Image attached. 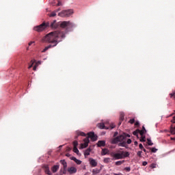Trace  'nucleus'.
I'll use <instances>...</instances> for the list:
<instances>
[{
  "instance_id": "1",
  "label": "nucleus",
  "mask_w": 175,
  "mask_h": 175,
  "mask_svg": "<svg viewBox=\"0 0 175 175\" xmlns=\"http://www.w3.org/2000/svg\"><path fill=\"white\" fill-rule=\"evenodd\" d=\"M62 39H65V33L61 31H52L42 38V42L45 43H51L42 50V53H46L49 49L55 47L58 43L62 42Z\"/></svg>"
},
{
  "instance_id": "2",
  "label": "nucleus",
  "mask_w": 175,
  "mask_h": 175,
  "mask_svg": "<svg viewBox=\"0 0 175 175\" xmlns=\"http://www.w3.org/2000/svg\"><path fill=\"white\" fill-rule=\"evenodd\" d=\"M61 21L57 22V21H53V22L50 23H43L41 25L36 26L34 27V31L37 32H42V31H44L47 27H50V28H53V29H57V28L60 27Z\"/></svg>"
},
{
  "instance_id": "3",
  "label": "nucleus",
  "mask_w": 175,
  "mask_h": 175,
  "mask_svg": "<svg viewBox=\"0 0 175 175\" xmlns=\"http://www.w3.org/2000/svg\"><path fill=\"white\" fill-rule=\"evenodd\" d=\"M75 27H76V25L71 21H60V28L66 29L67 32L73 31V28H75Z\"/></svg>"
},
{
  "instance_id": "4",
  "label": "nucleus",
  "mask_w": 175,
  "mask_h": 175,
  "mask_svg": "<svg viewBox=\"0 0 175 175\" xmlns=\"http://www.w3.org/2000/svg\"><path fill=\"white\" fill-rule=\"evenodd\" d=\"M111 156L113 157V159H124L129 157V153L128 152L121 151L119 153H111Z\"/></svg>"
},
{
  "instance_id": "5",
  "label": "nucleus",
  "mask_w": 175,
  "mask_h": 175,
  "mask_svg": "<svg viewBox=\"0 0 175 175\" xmlns=\"http://www.w3.org/2000/svg\"><path fill=\"white\" fill-rule=\"evenodd\" d=\"M73 14V10H62L61 12L58 14L59 17H69Z\"/></svg>"
},
{
  "instance_id": "6",
  "label": "nucleus",
  "mask_w": 175,
  "mask_h": 175,
  "mask_svg": "<svg viewBox=\"0 0 175 175\" xmlns=\"http://www.w3.org/2000/svg\"><path fill=\"white\" fill-rule=\"evenodd\" d=\"M98 127L100 128V129H114L116 128V125L114 124H111L109 127H107L105 125V123H99L98 124Z\"/></svg>"
},
{
  "instance_id": "7",
  "label": "nucleus",
  "mask_w": 175,
  "mask_h": 175,
  "mask_svg": "<svg viewBox=\"0 0 175 175\" xmlns=\"http://www.w3.org/2000/svg\"><path fill=\"white\" fill-rule=\"evenodd\" d=\"M88 137H90L92 142H96V140H98V136H96L94 132H90L88 133Z\"/></svg>"
},
{
  "instance_id": "8",
  "label": "nucleus",
  "mask_w": 175,
  "mask_h": 175,
  "mask_svg": "<svg viewBox=\"0 0 175 175\" xmlns=\"http://www.w3.org/2000/svg\"><path fill=\"white\" fill-rule=\"evenodd\" d=\"M67 172L69 173V174H75V173H77V168L70 167L68 168Z\"/></svg>"
},
{
  "instance_id": "9",
  "label": "nucleus",
  "mask_w": 175,
  "mask_h": 175,
  "mask_svg": "<svg viewBox=\"0 0 175 175\" xmlns=\"http://www.w3.org/2000/svg\"><path fill=\"white\" fill-rule=\"evenodd\" d=\"M84 143L81 144V148H86V147H88V143H90V139L88 137H86L83 139Z\"/></svg>"
},
{
  "instance_id": "10",
  "label": "nucleus",
  "mask_w": 175,
  "mask_h": 175,
  "mask_svg": "<svg viewBox=\"0 0 175 175\" xmlns=\"http://www.w3.org/2000/svg\"><path fill=\"white\" fill-rule=\"evenodd\" d=\"M43 169H44L46 174L53 175V173H51V172L50 171V168L49 167V165H44Z\"/></svg>"
},
{
  "instance_id": "11",
  "label": "nucleus",
  "mask_w": 175,
  "mask_h": 175,
  "mask_svg": "<svg viewBox=\"0 0 175 175\" xmlns=\"http://www.w3.org/2000/svg\"><path fill=\"white\" fill-rule=\"evenodd\" d=\"M70 159H71V161H74V162L77 164V165H81V161L77 159L76 157H71L70 158Z\"/></svg>"
},
{
  "instance_id": "12",
  "label": "nucleus",
  "mask_w": 175,
  "mask_h": 175,
  "mask_svg": "<svg viewBox=\"0 0 175 175\" xmlns=\"http://www.w3.org/2000/svg\"><path fill=\"white\" fill-rule=\"evenodd\" d=\"M98 147H105L106 146V142L100 140L97 143Z\"/></svg>"
},
{
  "instance_id": "13",
  "label": "nucleus",
  "mask_w": 175,
  "mask_h": 175,
  "mask_svg": "<svg viewBox=\"0 0 175 175\" xmlns=\"http://www.w3.org/2000/svg\"><path fill=\"white\" fill-rule=\"evenodd\" d=\"M60 163L63 165L64 170H66V168L68 167V163L65 160H60Z\"/></svg>"
},
{
  "instance_id": "14",
  "label": "nucleus",
  "mask_w": 175,
  "mask_h": 175,
  "mask_svg": "<svg viewBox=\"0 0 175 175\" xmlns=\"http://www.w3.org/2000/svg\"><path fill=\"white\" fill-rule=\"evenodd\" d=\"M59 169V165H55L51 167L53 173H57V171Z\"/></svg>"
},
{
  "instance_id": "15",
  "label": "nucleus",
  "mask_w": 175,
  "mask_h": 175,
  "mask_svg": "<svg viewBox=\"0 0 175 175\" xmlns=\"http://www.w3.org/2000/svg\"><path fill=\"white\" fill-rule=\"evenodd\" d=\"M120 142L118 141V137H116L115 138H113L111 140V144H117V143H119Z\"/></svg>"
},
{
  "instance_id": "16",
  "label": "nucleus",
  "mask_w": 175,
  "mask_h": 175,
  "mask_svg": "<svg viewBox=\"0 0 175 175\" xmlns=\"http://www.w3.org/2000/svg\"><path fill=\"white\" fill-rule=\"evenodd\" d=\"M90 165L91 166H92V167H95L96 166H97L98 163L96 162V161H95V159H91L90 160Z\"/></svg>"
},
{
  "instance_id": "17",
  "label": "nucleus",
  "mask_w": 175,
  "mask_h": 175,
  "mask_svg": "<svg viewBox=\"0 0 175 175\" xmlns=\"http://www.w3.org/2000/svg\"><path fill=\"white\" fill-rule=\"evenodd\" d=\"M118 138L119 142H124V140H125V136L124 135V134H122V135L118 136Z\"/></svg>"
},
{
  "instance_id": "18",
  "label": "nucleus",
  "mask_w": 175,
  "mask_h": 175,
  "mask_svg": "<svg viewBox=\"0 0 175 175\" xmlns=\"http://www.w3.org/2000/svg\"><path fill=\"white\" fill-rule=\"evenodd\" d=\"M107 154H109V149H107V148L102 149L101 154L106 155Z\"/></svg>"
},
{
  "instance_id": "19",
  "label": "nucleus",
  "mask_w": 175,
  "mask_h": 175,
  "mask_svg": "<svg viewBox=\"0 0 175 175\" xmlns=\"http://www.w3.org/2000/svg\"><path fill=\"white\" fill-rule=\"evenodd\" d=\"M119 147H126V142L122 141L118 144Z\"/></svg>"
},
{
  "instance_id": "20",
  "label": "nucleus",
  "mask_w": 175,
  "mask_h": 175,
  "mask_svg": "<svg viewBox=\"0 0 175 175\" xmlns=\"http://www.w3.org/2000/svg\"><path fill=\"white\" fill-rule=\"evenodd\" d=\"M124 117H125V113H124V112H120V120L124 121Z\"/></svg>"
},
{
  "instance_id": "21",
  "label": "nucleus",
  "mask_w": 175,
  "mask_h": 175,
  "mask_svg": "<svg viewBox=\"0 0 175 175\" xmlns=\"http://www.w3.org/2000/svg\"><path fill=\"white\" fill-rule=\"evenodd\" d=\"M99 173H100V170H98V169H97V168H95V169H94V170H92V174H93L94 175H95V174H99Z\"/></svg>"
},
{
  "instance_id": "22",
  "label": "nucleus",
  "mask_w": 175,
  "mask_h": 175,
  "mask_svg": "<svg viewBox=\"0 0 175 175\" xmlns=\"http://www.w3.org/2000/svg\"><path fill=\"white\" fill-rule=\"evenodd\" d=\"M91 152V148H88L84 152L85 157H88V155H90V153Z\"/></svg>"
},
{
  "instance_id": "23",
  "label": "nucleus",
  "mask_w": 175,
  "mask_h": 175,
  "mask_svg": "<svg viewBox=\"0 0 175 175\" xmlns=\"http://www.w3.org/2000/svg\"><path fill=\"white\" fill-rule=\"evenodd\" d=\"M103 161L105 163H110V162H111V159L109 157L105 158Z\"/></svg>"
},
{
  "instance_id": "24",
  "label": "nucleus",
  "mask_w": 175,
  "mask_h": 175,
  "mask_svg": "<svg viewBox=\"0 0 175 175\" xmlns=\"http://www.w3.org/2000/svg\"><path fill=\"white\" fill-rule=\"evenodd\" d=\"M124 162H125V161H116L115 163V165H116V166H120V165H122V163H124Z\"/></svg>"
},
{
  "instance_id": "25",
  "label": "nucleus",
  "mask_w": 175,
  "mask_h": 175,
  "mask_svg": "<svg viewBox=\"0 0 175 175\" xmlns=\"http://www.w3.org/2000/svg\"><path fill=\"white\" fill-rule=\"evenodd\" d=\"M57 16V12L55 11L52 12L50 14H49V17H55Z\"/></svg>"
},
{
  "instance_id": "26",
  "label": "nucleus",
  "mask_w": 175,
  "mask_h": 175,
  "mask_svg": "<svg viewBox=\"0 0 175 175\" xmlns=\"http://www.w3.org/2000/svg\"><path fill=\"white\" fill-rule=\"evenodd\" d=\"M77 135H78V136H86V135H85V133H84V132H81V131H79L78 133H77Z\"/></svg>"
},
{
  "instance_id": "27",
  "label": "nucleus",
  "mask_w": 175,
  "mask_h": 175,
  "mask_svg": "<svg viewBox=\"0 0 175 175\" xmlns=\"http://www.w3.org/2000/svg\"><path fill=\"white\" fill-rule=\"evenodd\" d=\"M73 152H75V154H77V155H79V149L77 148V146L73 148Z\"/></svg>"
},
{
  "instance_id": "28",
  "label": "nucleus",
  "mask_w": 175,
  "mask_h": 175,
  "mask_svg": "<svg viewBox=\"0 0 175 175\" xmlns=\"http://www.w3.org/2000/svg\"><path fill=\"white\" fill-rule=\"evenodd\" d=\"M138 132L141 136H144V133H146V131H144V130H138Z\"/></svg>"
},
{
  "instance_id": "29",
  "label": "nucleus",
  "mask_w": 175,
  "mask_h": 175,
  "mask_svg": "<svg viewBox=\"0 0 175 175\" xmlns=\"http://www.w3.org/2000/svg\"><path fill=\"white\" fill-rule=\"evenodd\" d=\"M141 138L139 139L140 142H146V136L144 135H141Z\"/></svg>"
},
{
  "instance_id": "30",
  "label": "nucleus",
  "mask_w": 175,
  "mask_h": 175,
  "mask_svg": "<svg viewBox=\"0 0 175 175\" xmlns=\"http://www.w3.org/2000/svg\"><path fill=\"white\" fill-rule=\"evenodd\" d=\"M170 132H171L172 135H175V127H172L170 129Z\"/></svg>"
},
{
  "instance_id": "31",
  "label": "nucleus",
  "mask_w": 175,
  "mask_h": 175,
  "mask_svg": "<svg viewBox=\"0 0 175 175\" xmlns=\"http://www.w3.org/2000/svg\"><path fill=\"white\" fill-rule=\"evenodd\" d=\"M133 135H134V136H138V135H139V129L133 131Z\"/></svg>"
},
{
  "instance_id": "32",
  "label": "nucleus",
  "mask_w": 175,
  "mask_h": 175,
  "mask_svg": "<svg viewBox=\"0 0 175 175\" xmlns=\"http://www.w3.org/2000/svg\"><path fill=\"white\" fill-rule=\"evenodd\" d=\"M148 141V146H152L154 144L152 143V142H151V139H147Z\"/></svg>"
},
{
  "instance_id": "33",
  "label": "nucleus",
  "mask_w": 175,
  "mask_h": 175,
  "mask_svg": "<svg viewBox=\"0 0 175 175\" xmlns=\"http://www.w3.org/2000/svg\"><path fill=\"white\" fill-rule=\"evenodd\" d=\"M73 146L74 147H77V146H79V143L77 142V141L73 142Z\"/></svg>"
},
{
  "instance_id": "34",
  "label": "nucleus",
  "mask_w": 175,
  "mask_h": 175,
  "mask_svg": "<svg viewBox=\"0 0 175 175\" xmlns=\"http://www.w3.org/2000/svg\"><path fill=\"white\" fill-rule=\"evenodd\" d=\"M151 151H152V152H157V151H158V149H157L155 148H152Z\"/></svg>"
},
{
  "instance_id": "35",
  "label": "nucleus",
  "mask_w": 175,
  "mask_h": 175,
  "mask_svg": "<svg viewBox=\"0 0 175 175\" xmlns=\"http://www.w3.org/2000/svg\"><path fill=\"white\" fill-rule=\"evenodd\" d=\"M124 170H125L126 172H131V167H124Z\"/></svg>"
},
{
  "instance_id": "36",
  "label": "nucleus",
  "mask_w": 175,
  "mask_h": 175,
  "mask_svg": "<svg viewBox=\"0 0 175 175\" xmlns=\"http://www.w3.org/2000/svg\"><path fill=\"white\" fill-rule=\"evenodd\" d=\"M131 143H132V139H128L127 141H126V144H131Z\"/></svg>"
},
{
  "instance_id": "37",
  "label": "nucleus",
  "mask_w": 175,
  "mask_h": 175,
  "mask_svg": "<svg viewBox=\"0 0 175 175\" xmlns=\"http://www.w3.org/2000/svg\"><path fill=\"white\" fill-rule=\"evenodd\" d=\"M129 122L130 123V124H135V119H131L129 121Z\"/></svg>"
},
{
  "instance_id": "38",
  "label": "nucleus",
  "mask_w": 175,
  "mask_h": 175,
  "mask_svg": "<svg viewBox=\"0 0 175 175\" xmlns=\"http://www.w3.org/2000/svg\"><path fill=\"white\" fill-rule=\"evenodd\" d=\"M123 135L125 136V139H126V137H131V135L129 134L124 133Z\"/></svg>"
},
{
  "instance_id": "39",
  "label": "nucleus",
  "mask_w": 175,
  "mask_h": 175,
  "mask_svg": "<svg viewBox=\"0 0 175 175\" xmlns=\"http://www.w3.org/2000/svg\"><path fill=\"white\" fill-rule=\"evenodd\" d=\"M142 151H138L137 153V155L139 157H142Z\"/></svg>"
},
{
  "instance_id": "40",
  "label": "nucleus",
  "mask_w": 175,
  "mask_h": 175,
  "mask_svg": "<svg viewBox=\"0 0 175 175\" xmlns=\"http://www.w3.org/2000/svg\"><path fill=\"white\" fill-rule=\"evenodd\" d=\"M57 6H62V3L60 1H58Z\"/></svg>"
},
{
  "instance_id": "41",
  "label": "nucleus",
  "mask_w": 175,
  "mask_h": 175,
  "mask_svg": "<svg viewBox=\"0 0 175 175\" xmlns=\"http://www.w3.org/2000/svg\"><path fill=\"white\" fill-rule=\"evenodd\" d=\"M139 147L140 150H143L144 148V147H143V144H139Z\"/></svg>"
},
{
  "instance_id": "42",
  "label": "nucleus",
  "mask_w": 175,
  "mask_h": 175,
  "mask_svg": "<svg viewBox=\"0 0 175 175\" xmlns=\"http://www.w3.org/2000/svg\"><path fill=\"white\" fill-rule=\"evenodd\" d=\"M118 135V132H115L113 134V137H117V135Z\"/></svg>"
},
{
  "instance_id": "43",
  "label": "nucleus",
  "mask_w": 175,
  "mask_h": 175,
  "mask_svg": "<svg viewBox=\"0 0 175 175\" xmlns=\"http://www.w3.org/2000/svg\"><path fill=\"white\" fill-rule=\"evenodd\" d=\"M142 165L143 166H147V161L142 162Z\"/></svg>"
},
{
  "instance_id": "44",
  "label": "nucleus",
  "mask_w": 175,
  "mask_h": 175,
  "mask_svg": "<svg viewBox=\"0 0 175 175\" xmlns=\"http://www.w3.org/2000/svg\"><path fill=\"white\" fill-rule=\"evenodd\" d=\"M36 68H38V64H36L33 68V70H36Z\"/></svg>"
},
{
  "instance_id": "45",
  "label": "nucleus",
  "mask_w": 175,
  "mask_h": 175,
  "mask_svg": "<svg viewBox=\"0 0 175 175\" xmlns=\"http://www.w3.org/2000/svg\"><path fill=\"white\" fill-rule=\"evenodd\" d=\"M142 131H145V133H147V130H146V128L144 127V126H142Z\"/></svg>"
},
{
  "instance_id": "46",
  "label": "nucleus",
  "mask_w": 175,
  "mask_h": 175,
  "mask_svg": "<svg viewBox=\"0 0 175 175\" xmlns=\"http://www.w3.org/2000/svg\"><path fill=\"white\" fill-rule=\"evenodd\" d=\"M33 66V63H32L30 66H29L28 69H31Z\"/></svg>"
},
{
  "instance_id": "47",
  "label": "nucleus",
  "mask_w": 175,
  "mask_h": 175,
  "mask_svg": "<svg viewBox=\"0 0 175 175\" xmlns=\"http://www.w3.org/2000/svg\"><path fill=\"white\" fill-rule=\"evenodd\" d=\"M33 43H35V42L31 41V42H29V46H31L33 44Z\"/></svg>"
},
{
  "instance_id": "48",
  "label": "nucleus",
  "mask_w": 175,
  "mask_h": 175,
  "mask_svg": "<svg viewBox=\"0 0 175 175\" xmlns=\"http://www.w3.org/2000/svg\"><path fill=\"white\" fill-rule=\"evenodd\" d=\"M34 62H36V60L33 59V60L31 61V64H33V65Z\"/></svg>"
},
{
  "instance_id": "49",
  "label": "nucleus",
  "mask_w": 175,
  "mask_h": 175,
  "mask_svg": "<svg viewBox=\"0 0 175 175\" xmlns=\"http://www.w3.org/2000/svg\"><path fill=\"white\" fill-rule=\"evenodd\" d=\"M122 121L123 120H120L118 122V126H120V125H121V124H122Z\"/></svg>"
},
{
  "instance_id": "50",
  "label": "nucleus",
  "mask_w": 175,
  "mask_h": 175,
  "mask_svg": "<svg viewBox=\"0 0 175 175\" xmlns=\"http://www.w3.org/2000/svg\"><path fill=\"white\" fill-rule=\"evenodd\" d=\"M138 125H139V122H136L135 123V126H138Z\"/></svg>"
},
{
  "instance_id": "51",
  "label": "nucleus",
  "mask_w": 175,
  "mask_h": 175,
  "mask_svg": "<svg viewBox=\"0 0 175 175\" xmlns=\"http://www.w3.org/2000/svg\"><path fill=\"white\" fill-rule=\"evenodd\" d=\"M170 95H171V98H173V96H174V98H175V93L171 94Z\"/></svg>"
},
{
  "instance_id": "52",
  "label": "nucleus",
  "mask_w": 175,
  "mask_h": 175,
  "mask_svg": "<svg viewBox=\"0 0 175 175\" xmlns=\"http://www.w3.org/2000/svg\"><path fill=\"white\" fill-rule=\"evenodd\" d=\"M66 157H70V154L66 153Z\"/></svg>"
},
{
  "instance_id": "53",
  "label": "nucleus",
  "mask_w": 175,
  "mask_h": 175,
  "mask_svg": "<svg viewBox=\"0 0 175 175\" xmlns=\"http://www.w3.org/2000/svg\"><path fill=\"white\" fill-rule=\"evenodd\" d=\"M59 10H61V8L56 10L55 12L57 13V12H59Z\"/></svg>"
},
{
  "instance_id": "54",
  "label": "nucleus",
  "mask_w": 175,
  "mask_h": 175,
  "mask_svg": "<svg viewBox=\"0 0 175 175\" xmlns=\"http://www.w3.org/2000/svg\"><path fill=\"white\" fill-rule=\"evenodd\" d=\"M134 144H135V146H137V144H138L137 142L135 141V142H134Z\"/></svg>"
},
{
  "instance_id": "55",
  "label": "nucleus",
  "mask_w": 175,
  "mask_h": 175,
  "mask_svg": "<svg viewBox=\"0 0 175 175\" xmlns=\"http://www.w3.org/2000/svg\"><path fill=\"white\" fill-rule=\"evenodd\" d=\"M63 174H66V170H64Z\"/></svg>"
},
{
  "instance_id": "56",
  "label": "nucleus",
  "mask_w": 175,
  "mask_h": 175,
  "mask_svg": "<svg viewBox=\"0 0 175 175\" xmlns=\"http://www.w3.org/2000/svg\"><path fill=\"white\" fill-rule=\"evenodd\" d=\"M143 151L144 152H146L147 150L144 148L143 149Z\"/></svg>"
},
{
  "instance_id": "57",
  "label": "nucleus",
  "mask_w": 175,
  "mask_h": 175,
  "mask_svg": "<svg viewBox=\"0 0 175 175\" xmlns=\"http://www.w3.org/2000/svg\"><path fill=\"white\" fill-rule=\"evenodd\" d=\"M171 140H175V137H171Z\"/></svg>"
},
{
  "instance_id": "58",
  "label": "nucleus",
  "mask_w": 175,
  "mask_h": 175,
  "mask_svg": "<svg viewBox=\"0 0 175 175\" xmlns=\"http://www.w3.org/2000/svg\"><path fill=\"white\" fill-rule=\"evenodd\" d=\"M38 64H40V62H38Z\"/></svg>"
}]
</instances>
